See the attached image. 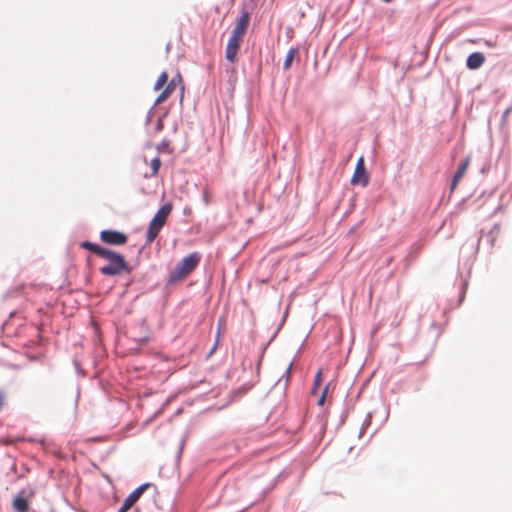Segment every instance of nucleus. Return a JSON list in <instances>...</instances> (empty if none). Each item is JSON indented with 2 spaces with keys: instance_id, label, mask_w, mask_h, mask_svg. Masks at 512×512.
Instances as JSON below:
<instances>
[{
  "instance_id": "obj_10",
  "label": "nucleus",
  "mask_w": 512,
  "mask_h": 512,
  "mask_svg": "<svg viewBox=\"0 0 512 512\" xmlns=\"http://www.w3.org/2000/svg\"><path fill=\"white\" fill-rule=\"evenodd\" d=\"M80 247L84 250H87L89 251L90 253L98 256V257H101L102 254L104 253V251L106 250L107 247H104L96 242H92V241H89V240H84L80 243Z\"/></svg>"
},
{
  "instance_id": "obj_28",
  "label": "nucleus",
  "mask_w": 512,
  "mask_h": 512,
  "mask_svg": "<svg viewBox=\"0 0 512 512\" xmlns=\"http://www.w3.org/2000/svg\"><path fill=\"white\" fill-rule=\"evenodd\" d=\"M466 286H467V283H464V285L462 286L461 293H460V296H459V302L460 303L463 302V300H464Z\"/></svg>"
},
{
  "instance_id": "obj_19",
  "label": "nucleus",
  "mask_w": 512,
  "mask_h": 512,
  "mask_svg": "<svg viewBox=\"0 0 512 512\" xmlns=\"http://www.w3.org/2000/svg\"><path fill=\"white\" fill-rule=\"evenodd\" d=\"M156 107H157V105H155V103H154L152 105V107L148 110L146 118H145L146 126H148L151 123L153 117H155L158 114L159 111Z\"/></svg>"
},
{
  "instance_id": "obj_3",
  "label": "nucleus",
  "mask_w": 512,
  "mask_h": 512,
  "mask_svg": "<svg viewBox=\"0 0 512 512\" xmlns=\"http://www.w3.org/2000/svg\"><path fill=\"white\" fill-rule=\"evenodd\" d=\"M200 260L201 255L198 252H192L183 257L170 271L167 283L174 284L187 277L192 271L196 269L200 263Z\"/></svg>"
},
{
  "instance_id": "obj_17",
  "label": "nucleus",
  "mask_w": 512,
  "mask_h": 512,
  "mask_svg": "<svg viewBox=\"0 0 512 512\" xmlns=\"http://www.w3.org/2000/svg\"><path fill=\"white\" fill-rule=\"evenodd\" d=\"M170 141L164 138L157 146L156 150L158 153H172L170 150Z\"/></svg>"
},
{
  "instance_id": "obj_13",
  "label": "nucleus",
  "mask_w": 512,
  "mask_h": 512,
  "mask_svg": "<svg viewBox=\"0 0 512 512\" xmlns=\"http://www.w3.org/2000/svg\"><path fill=\"white\" fill-rule=\"evenodd\" d=\"M298 53H299V49L297 47H291L288 50L285 60H284V64H283L284 70H289L291 68L292 63H293L295 57L298 55Z\"/></svg>"
},
{
  "instance_id": "obj_27",
  "label": "nucleus",
  "mask_w": 512,
  "mask_h": 512,
  "mask_svg": "<svg viewBox=\"0 0 512 512\" xmlns=\"http://www.w3.org/2000/svg\"><path fill=\"white\" fill-rule=\"evenodd\" d=\"M139 345H145L148 343L149 341V337L148 336H143V337H140L138 339L135 340Z\"/></svg>"
},
{
  "instance_id": "obj_23",
  "label": "nucleus",
  "mask_w": 512,
  "mask_h": 512,
  "mask_svg": "<svg viewBox=\"0 0 512 512\" xmlns=\"http://www.w3.org/2000/svg\"><path fill=\"white\" fill-rule=\"evenodd\" d=\"M219 338H220V326L218 327V330H217L215 343H214L213 347L211 348L210 352L208 353V356H211L216 351L218 344H219Z\"/></svg>"
},
{
  "instance_id": "obj_35",
  "label": "nucleus",
  "mask_w": 512,
  "mask_h": 512,
  "mask_svg": "<svg viewBox=\"0 0 512 512\" xmlns=\"http://www.w3.org/2000/svg\"><path fill=\"white\" fill-rule=\"evenodd\" d=\"M141 326H142V327H146V320H145V319H142V320H141Z\"/></svg>"
},
{
  "instance_id": "obj_25",
  "label": "nucleus",
  "mask_w": 512,
  "mask_h": 512,
  "mask_svg": "<svg viewBox=\"0 0 512 512\" xmlns=\"http://www.w3.org/2000/svg\"><path fill=\"white\" fill-rule=\"evenodd\" d=\"M328 387H329V385L327 384V385L325 386L324 390L322 391V393H321V395H320V397H319L318 401H317V404H318L319 406H322V405L324 404V402H325V397H326V393H327Z\"/></svg>"
},
{
  "instance_id": "obj_6",
  "label": "nucleus",
  "mask_w": 512,
  "mask_h": 512,
  "mask_svg": "<svg viewBox=\"0 0 512 512\" xmlns=\"http://www.w3.org/2000/svg\"><path fill=\"white\" fill-rule=\"evenodd\" d=\"M100 240L108 245L122 246L126 244L128 236L118 230L105 229L100 232Z\"/></svg>"
},
{
  "instance_id": "obj_15",
  "label": "nucleus",
  "mask_w": 512,
  "mask_h": 512,
  "mask_svg": "<svg viewBox=\"0 0 512 512\" xmlns=\"http://www.w3.org/2000/svg\"><path fill=\"white\" fill-rule=\"evenodd\" d=\"M167 115H168V110H165L164 112H162L160 114H157V121H156L155 128H154L155 132H160L163 130L164 119L167 117Z\"/></svg>"
},
{
  "instance_id": "obj_24",
  "label": "nucleus",
  "mask_w": 512,
  "mask_h": 512,
  "mask_svg": "<svg viewBox=\"0 0 512 512\" xmlns=\"http://www.w3.org/2000/svg\"><path fill=\"white\" fill-rule=\"evenodd\" d=\"M185 442H186V439L183 437L179 443V448H178L177 455H176L177 460H179L181 458V455L184 450Z\"/></svg>"
},
{
  "instance_id": "obj_12",
  "label": "nucleus",
  "mask_w": 512,
  "mask_h": 512,
  "mask_svg": "<svg viewBox=\"0 0 512 512\" xmlns=\"http://www.w3.org/2000/svg\"><path fill=\"white\" fill-rule=\"evenodd\" d=\"M175 89L174 80H171L166 87L162 90V92L157 96L156 100L154 101L155 105H159L160 103L164 102L168 99V97L172 94V92Z\"/></svg>"
},
{
  "instance_id": "obj_26",
  "label": "nucleus",
  "mask_w": 512,
  "mask_h": 512,
  "mask_svg": "<svg viewBox=\"0 0 512 512\" xmlns=\"http://www.w3.org/2000/svg\"><path fill=\"white\" fill-rule=\"evenodd\" d=\"M371 421H372V414H371V413H368V414L366 415V418H365L364 422H363V425H362V428H361V431H360V435H359V436H361V435H362V433H363V431H364V428H365L366 426L370 425Z\"/></svg>"
},
{
  "instance_id": "obj_33",
  "label": "nucleus",
  "mask_w": 512,
  "mask_h": 512,
  "mask_svg": "<svg viewBox=\"0 0 512 512\" xmlns=\"http://www.w3.org/2000/svg\"><path fill=\"white\" fill-rule=\"evenodd\" d=\"M4 399H5V395L2 391H0V410L2 409V407L4 405Z\"/></svg>"
},
{
  "instance_id": "obj_37",
  "label": "nucleus",
  "mask_w": 512,
  "mask_h": 512,
  "mask_svg": "<svg viewBox=\"0 0 512 512\" xmlns=\"http://www.w3.org/2000/svg\"><path fill=\"white\" fill-rule=\"evenodd\" d=\"M355 230H356V226H353V227L350 229L349 233H353Z\"/></svg>"
},
{
  "instance_id": "obj_29",
  "label": "nucleus",
  "mask_w": 512,
  "mask_h": 512,
  "mask_svg": "<svg viewBox=\"0 0 512 512\" xmlns=\"http://www.w3.org/2000/svg\"><path fill=\"white\" fill-rule=\"evenodd\" d=\"M511 111V108H507L503 113H502V116H501V124H503L506 119H507V116L508 114L510 113Z\"/></svg>"
},
{
  "instance_id": "obj_7",
  "label": "nucleus",
  "mask_w": 512,
  "mask_h": 512,
  "mask_svg": "<svg viewBox=\"0 0 512 512\" xmlns=\"http://www.w3.org/2000/svg\"><path fill=\"white\" fill-rule=\"evenodd\" d=\"M152 487V483L145 482L134 489L123 501L117 512H128L130 508L139 500L145 490Z\"/></svg>"
},
{
  "instance_id": "obj_31",
  "label": "nucleus",
  "mask_w": 512,
  "mask_h": 512,
  "mask_svg": "<svg viewBox=\"0 0 512 512\" xmlns=\"http://www.w3.org/2000/svg\"><path fill=\"white\" fill-rule=\"evenodd\" d=\"M203 202L205 203L206 206L209 205L210 203V198L207 192H204L203 194Z\"/></svg>"
},
{
  "instance_id": "obj_40",
  "label": "nucleus",
  "mask_w": 512,
  "mask_h": 512,
  "mask_svg": "<svg viewBox=\"0 0 512 512\" xmlns=\"http://www.w3.org/2000/svg\"><path fill=\"white\" fill-rule=\"evenodd\" d=\"M381 1H382V2H384V3H389V2H391L392 0H381Z\"/></svg>"
},
{
  "instance_id": "obj_9",
  "label": "nucleus",
  "mask_w": 512,
  "mask_h": 512,
  "mask_svg": "<svg viewBox=\"0 0 512 512\" xmlns=\"http://www.w3.org/2000/svg\"><path fill=\"white\" fill-rule=\"evenodd\" d=\"M485 62V55L482 52H472L466 58V67L469 70L479 69Z\"/></svg>"
},
{
  "instance_id": "obj_8",
  "label": "nucleus",
  "mask_w": 512,
  "mask_h": 512,
  "mask_svg": "<svg viewBox=\"0 0 512 512\" xmlns=\"http://www.w3.org/2000/svg\"><path fill=\"white\" fill-rule=\"evenodd\" d=\"M499 232L500 225L498 223L494 224L492 228L486 233L484 230H481L480 237L477 241L476 252L478 251L479 245H486L489 249H491L495 244Z\"/></svg>"
},
{
  "instance_id": "obj_32",
  "label": "nucleus",
  "mask_w": 512,
  "mask_h": 512,
  "mask_svg": "<svg viewBox=\"0 0 512 512\" xmlns=\"http://www.w3.org/2000/svg\"><path fill=\"white\" fill-rule=\"evenodd\" d=\"M28 440H29L30 442H39V443H40L41 445H43V446H44V442H45V440H44L43 438H41V439L29 438Z\"/></svg>"
},
{
  "instance_id": "obj_16",
  "label": "nucleus",
  "mask_w": 512,
  "mask_h": 512,
  "mask_svg": "<svg viewBox=\"0 0 512 512\" xmlns=\"http://www.w3.org/2000/svg\"><path fill=\"white\" fill-rule=\"evenodd\" d=\"M168 81V73L163 71L154 84V90H160Z\"/></svg>"
},
{
  "instance_id": "obj_4",
  "label": "nucleus",
  "mask_w": 512,
  "mask_h": 512,
  "mask_svg": "<svg viewBox=\"0 0 512 512\" xmlns=\"http://www.w3.org/2000/svg\"><path fill=\"white\" fill-rule=\"evenodd\" d=\"M172 209L173 205L171 202H165L159 207L148 225L146 231V245L151 244L157 238L171 214Z\"/></svg>"
},
{
  "instance_id": "obj_34",
  "label": "nucleus",
  "mask_w": 512,
  "mask_h": 512,
  "mask_svg": "<svg viewBox=\"0 0 512 512\" xmlns=\"http://www.w3.org/2000/svg\"><path fill=\"white\" fill-rule=\"evenodd\" d=\"M74 363H75V365H76V370H77V372H78L79 374L84 375V371L80 368L79 364H78L76 361H74Z\"/></svg>"
},
{
  "instance_id": "obj_30",
  "label": "nucleus",
  "mask_w": 512,
  "mask_h": 512,
  "mask_svg": "<svg viewBox=\"0 0 512 512\" xmlns=\"http://www.w3.org/2000/svg\"><path fill=\"white\" fill-rule=\"evenodd\" d=\"M459 181H460V180L455 179V178H453V177H452V179H451V183H450V190H451V191H453V190L457 187V185H458Z\"/></svg>"
},
{
  "instance_id": "obj_39",
  "label": "nucleus",
  "mask_w": 512,
  "mask_h": 512,
  "mask_svg": "<svg viewBox=\"0 0 512 512\" xmlns=\"http://www.w3.org/2000/svg\"><path fill=\"white\" fill-rule=\"evenodd\" d=\"M173 131L176 132L177 131V124L174 125L173 127Z\"/></svg>"
},
{
  "instance_id": "obj_21",
  "label": "nucleus",
  "mask_w": 512,
  "mask_h": 512,
  "mask_svg": "<svg viewBox=\"0 0 512 512\" xmlns=\"http://www.w3.org/2000/svg\"><path fill=\"white\" fill-rule=\"evenodd\" d=\"M321 382H322V371L318 370L317 373L315 374V377H314L312 393H316V391L318 390Z\"/></svg>"
},
{
  "instance_id": "obj_2",
  "label": "nucleus",
  "mask_w": 512,
  "mask_h": 512,
  "mask_svg": "<svg viewBox=\"0 0 512 512\" xmlns=\"http://www.w3.org/2000/svg\"><path fill=\"white\" fill-rule=\"evenodd\" d=\"M100 258L108 261L99 269L104 276L116 277L122 273L130 274L133 271V267L126 261L125 257L120 252L110 248H106Z\"/></svg>"
},
{
  "instance_id": "obj_41",
  "label": "nucleus",
  "mask_w": 512,
  "mask_h": 512,
  "mask_svg": "<svg viewBox=\"0 0 512 512\" xmlns=\"http://www.w3.org/2000/svg\"><path fill=\"white\" fill-rule=\"evenodd\" d=\"M50 512H56L54 509H51Z\"/></svg>"
},
{
  "instance_id": "obj_38",
  "label": "nucleus",
  "mask_w": 512,
  "mask_h": 512,
  "mask_svg": "<svg viewBox=\"0 0 512 512\" xmlns=\"http://www.w3.org/2000/svg\"><path fill=\"white\" fill-rule=\"evenodd\" d=\"M486 44L489 45V46L493 45L491 41H486Z\"/></svg>"
},
{
  "instance_id": "obj_14",
  "label": "nucleus",
  "mask_w": 512,
  "mask_h": 512,
  "mask_svg": "<svg viewBox=\"0 0 512 512\" xmlns=\"http://www.w3.org/2000/svg\"><path fill=\"white\" fill-rule=\"evenodd\" d=\"M470 164V156L465 157L457 167V170L453 174V178L461 180Z\"/></svg>"
},
{
  "instance_id": "obj_1",
  "label": "nucleus",
  "mask_w": 512,
  "mask_h": 512,
  "mask_svg": "<svg viewBox=\"0 0 512 512\" xmlns=\"http://www.w3.org/2000/svg\"><path fill=\"white\" fill-rule=\"evenodd\" d=\"M251 14L247 10H242L241 15L236 21L234 28L232 29L231 35L228 39L225 51V58L230 63H235L237 60V54L240 49V43L246 34Z\"/></svg>"
},
{
  "instance_id": "obj_22",
  "label": "nucleus",
  "mask_w": 512,
  "mask_h": 512,
  "mask_svg": "<svg viewBox=\"0 0 512 512\" xmlns=\"http://www.w3.org/2000/svg\"><path fill=\"white\" fill-rule=\"evenodd\" d=\"M421 249V246L418 244V243H414L412 246H411V251L410 253L407 255V258L410 259V261H413L416 254L420 251Z\"/></svg>"
},
{
  "instance_id": "obj_5",
  "label": "nucleus",
  "mask_w": 512,
  "mask_h": 512,
  "mask_svg": "<svg viewBox=\"0 0 512 512\" xmlns=\"http://www.w3.org/2000/svg\"><path fill=\"white\" fill-rule=\"evenodd\" d=\"M369 173L367 171L365 160L363 156H360L356 162L354 173L351 177L352 185H360L361 187H366L369 184Z\"/></svg>"
},
{
  "instance_id": "obj_11",
  "label": "nucleus",
  "mask_w": 512,
  "mask_h": 512,
  "mask_svg": "<svg viewBox=\"0 0 512 512\" xmlns=\"http://www.w3.org/2000/svg\"><path fill=\"white\" fill-rule=\"evenodd\" d=\"M12 507L16 512H27L29 510V502L27 498L18 494L12 501Z\"/></svg>"
},
{
  "instance_id": "obj_20",
  "label": "nucleus",
  "mask_w": 512,
  "mask_h": 512,
  "mask_svg": "<svg viewBox=\"0 0 512 512\" xmlns=\"http://www.w3.org/2000/svg\"><path fill=\"white\" fill-rule=\"evenodd\" d=\"M291 367H292V362L288 365V367L286 368L284 374L282 375V377L278 380L277 384H279L283 378H285V381H284V386H283V389L285 390L287 385H288V382L290 380V371H291Z\"/></svg>"
},
{
  "instance_id": "obj_36",
  "label": "nucleus",
  "mask_w": 512,
  "mask_h": 512,
  "mask_svg": "<svg viewBox=\"0 0 512 512\" xmlns=\"http://www.w3.org/2000/svg\"><path fill=\"white\" fill-rule=\"evenodd\" d=\"M261 359H262V356H260L259 358V361H258V364H257V368L259 369L260 365H261Z\"/></svg>"
},
{
  "instance_id": "obj_18",
  "label": "nucleus",
  "mask_w": 512,
  "mask_h": 512,
  "mask_svg": "<svg viewBox=\"0 0 512 512\" xmlns=\"http://www.w3.org/2000/svg\"><path fill=\"white\" fill-rule=\"evenodd\" d=\"M160 167H161V160L160 158L157 156V157H154L151 162H150V168H151V171H152V176H156L160 170Z\"/></svg>"
}]
</instances>
